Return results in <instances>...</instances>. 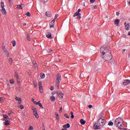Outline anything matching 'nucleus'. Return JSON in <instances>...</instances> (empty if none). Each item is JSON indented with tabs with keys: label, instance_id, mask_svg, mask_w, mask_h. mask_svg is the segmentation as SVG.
I'll return each instance as SVG.
<instances>
[{
	"label": "nucleus",
	"instance_id": "10",
	"mask_svg": "<svg viewBox=\"0 0 130 130\" xmlns=\"http://www.w3.org/2000/svg\"><path fill=\"white\" fill-rule=\"evenodd\" d=\"M57 94L59 99H62L63 98V93H62V92H60V91H58L57 92Z\"/></svg>",
	"mask_w": 130,
	"mask_h": 130
},
{
	"label": "nucleus",
	"instance_id": "61",
	"mask_svg": "<svg viewBox=\"0 0 130 130\" xmlns=\"http://www.w3.org/2000/svg\"><path fill=\"white\" fill-rule=\"evenodd\" d=\"M71 115H74V113L73 112H71Z\"/></svg>",
	"mask_w": 130,
	"mask_h": 130
},
{
	"label": "nucleus",
	"instance_id": "55",
	"mask_svg": "<svg viewBox=\"0 0 130 130\" xmlns=\"http://www.w3.org/2000/svg\"><path fill=\"white\" fill-rule=\"evenodd\" d=\"M59 111H62V107H60L59 109Z\"/></svg>",
	"mask_w": 130,
	"mask_h": 130
},
{
	"label": "nucleus",
	"instance_id": "23",
	"mask_svg": "<svg viewBox=\"0 0 130 130\" xmlns=\"http://www.w3.org/2000/svg\"><path fill=\"white\" fill-rule=\"evenodd\" d=\"M15 8L16 9H21V10H23V7H22L21 5H16Z\"/></svg>",
	"mask_w": 130,
	"mask_h": 130
},
{
	"label": "nucleus",
	"instance_id": "21",
	"mask_svg": "<svg viewBox=\"0 0 130 130\" xmlns=\"http://www.w3.org/2000/svg\"><path fill=\"white\" fill-rule=\"evenodd\" d=\"M80 123H81V124H82V125H84V124H85V123H86V121L83 119H81L80 120Z\"/></svg>",
	"mask_w": 130,
	"mask_h": 130
},
{
	"label": "nucleus",
	"instance_id": "34",
	"mask_svg": "<svg viewBox=\"0 0 130 130\" xmlns=\"http://www.w3.org/2000/svg\"><path fill=\"white\" fill-rule=\"evenodd\" d=\"M3 101H4V98L3 97H0V103H3Z\"/></svg>",
	"mask_w": 130,
	"mask_h": 130
},
{
	"label": "nucleus",
	"instance_id": "26",
	"mask_svg": "<svg viewBox=\"0 0 130 130\" xmlns=\"http://www.w3.org/2000/svg\"><path fill=\"white\" fill-rule=\"evenodd\" d=\"M15 78H16V79H17V80H19V75H18V73L17 72L15 73Z\"/></svg>",
	"mask_w": 130,
	"mask_h": 130
},
{
	"label": "nucleus",
	"instance_id": "19",
	"mask_svg": "<svg viewBox=\"0 0 130 130\" xmlns=\"http://www.w3.org/2000/svg\"><path fill=\"white\" fill-rule=\"evenodd\" d=\"M55 115L56 116V120L58 121L59 120V116L58 115V113H55Z\"/></svg>",
	"mask_w": 130,
	"mask_h": 130
},
{
	"label": "nucleus",
	"instance_id": "4",
	"mask_svg": "<svg viewBox=\"0 0 130 130\" xmlns=\"http://www.w3.org/2000/svg\"><path fill=\"white\" fill-rule=\"evenodd\" d=\"M1 13L3 15H7V11L5 8V3L2 2L1 3Z\"/></svg>",
	"mask_w": 130,
	"mask_h": 130
},
{
	"label": "nucleus",
	"instance_id": "56",
	"mask_svg": "<svg viewBox=\"0 0 130 130\" xmlns=\"http://www.w3.org/2000/svg\"><path fill=\"white\" fill-rule=\"evenodd\" d=\"M75 117V116L74 115H71V118H74Z\"/></svg>",
	"mask_w": 130,
	"mask_h": 130
},
{
	"label": "nucleus",
	"instance_id": "53",
	"mask_svg": "<svg viewBox=\"0 0 130 130\" xmlns=\"http://www.w3.org/2000/svg\"><path fill=\"white\" fill-rule=\"evenodd\" d=\"M40 93H43V89H39Z\"/></svg>",
	"mask_w": 130,
	"mask_h": 130
},
{
	"label": "nucleus",
	"instance_id": "12",
	"mask_svg": "<svg viewBox=\"0 0 130 130\" xmlns=\"http://www.w3.org/2000/svg\"><path fill=\"white\" fill-rule=\"evenodd\" d=\"M32 63L34 64V68L35 70H38V66L37 65L36 61H33Z\"/></svg>",
	"mask_w": 130,
	"mask_h": 130
},
{
	"label": "nucleus",
	"instance_id": "49",
	"mask_svg": "<svg viewBox=\"0 0 130 130\" xmlns=\"http://www.w3.org/2000/svg\"><path fill=\"white\" fill-rule=\"evenodd\" d=\"M90 2H91L92 4H93V3L95 2V0H90Z\"/></svg>",
	"mask_w": 130,
	"mask_h": 130
},
{
	"label": "nucleus",
	"instance_id": "52",
	"mask_svg": "<svg viewBox=\"0 0 130 130\" xmlns=\"http://www.w3.org/2000/svg\"><path fill=\"white\" fill-rule=\"evenodd\" d=\"M9 1V4L10 5H12V0H8Z\"/></svg>",
	"mask_w": 130,
	"mask_h": 130
},
{
	"label": "nucleus",
	"instance_id": "43",
	"mask_svg": "<svg viewBox=\"0 0 130 130\" xmlns=\"http://www.w3.org/2000/svg\"><path fill=\"white\" fill-rule=\"evenodd\" d=\"M97 8H98V6H97V5L94 6H93V10H94V9H97Z\"/></svg>",
	"mask_w": 130,
	"mask_h": 130
},
{
	"label": "nucleus",
	"instance_id": "45",
	"mask_svg": "<svg viewBox=\"0 0 130 130\" xmlns=\"http://www.w3.org/2000/svg\"><path fill=\"white\" fill-rule=\"evenodd\" d=\"M12 113H13V111H10L9 112L8 114H9V115H10V114H12Z\"/></svg>",
	"mask_w": 130,
	"mask_h": 130
},
{
	"label": "nucleus",
	"instance_id": "35",
	"mask_svg": "<svg viewBox=\"0 0 130 130\" xmlns=\"http://www.w3.org/2000/svg\"><path fill=\"white\" fill-rule=\"evenodd\" d=\"M34 129V127H33V126H30L28 130H33Z\"/></svg>",
	"mask_w": 130,
	"mask_h": 130
},
{
	"label": "nucleus",
	"instance_id": "27",
	"mask_svg": "<svg viewBox=\"0 0 130 130\" xmlns=\"http://www.w3.org/2000/svg\"><path fill=\"white\" fill-rule=\"evenodd\" d=\"M50 100L52 102L54 101L55 100V97H54V96H51Z\"/></svg>",
	"mask_w": 130,
	"mask_h": 130
},
{
	"label": "nucleus",
	"instance_id": "44",
	"mask_svg": "<svg viewBox=\"0 0 130 130\" xmlns=\"http://www.w3.org/2000/svg\"><path fill=\"white\" fill-rule=\"evenodd\" d=\"M34 85L35 87H36H36H37V83L34 82Z\"/></svg>",
	"mask_w": 130,
	"mask_h": 130
},
{
	"label": "nucleus",
	"instance_id": "22",
	"mask_svg": "<svg viewBox=\"0 0 130 130\" xmlns=\"http://www.w3.org/2000/svg\"><path fill=\"white\" fill-rule=\"evenodd\" d=\"M47 38H49L50 39H51V33L49 32L48 35H46Z\"/></svg>",
	"mask_w": 130,
	"mask_h": 130
},
{
	"label": "nucleus",
	"instance_id": "33",
	"mask_svg": "<svg viewBox=\"0 0 130 130\" xmlns=\"http://www.w3.org/2000/svg\"><path fill=\"white\" fill-rule=\"evenodd\" d=\"M19 108H20V109H24V106L20 105L19 106Z\"/></svg>",
	"mask_w": 130,
	"mask_h": 130
},
{
	"label": "nucleus",
	"instance_id": "18",
	"mask_svg": "<svg viewBox=\"0 0 130 130\" xmlns=\"http://www.w3.org/2000/svg\"><path fill=\"white\" fill-rule=\"evenodd\" d=\"M70 126H71V125H70V124L69 123H67L66 124H64L63 127H64V128H69Z\"/></svg>",
	"mask_w": 130,
	"mask_h": 130
},
{
	"label": "nucleus",
	"instance_id": "5",
	"mask_svg": "<svg viewBox=\"0 0 130 130\" xmlns=\"http://www.w3.org/2000/svg\"><path fill=\"white\" fill-rule=\"evenodd\" d=\"M32 110L34 113V115H35L36 118H39V115L38 114V112H37V109L36 108H32Z\"/></svg>",
	"mask_w": 130,
	"mask_h": 130
},
{
	"label": "nucleus",
	"instance_id": "47",
	"mask_svg": "<svg viewBox=\"0 0 130 130\" xmlns=\"http://www.w3.org/2000/svg\"><path fill=\"white\" fill-rule=\"evenodd\" d=\"M59 84H57L56 83V88L57 89H58V88H59V85H58Z\"/></svg>",
	"mask_w": 130,
	"mask_h": 130
},
{
	"label": "nucleus",
	"instance_id": "62",
	"mask_svg": "<svg viewBox=\"0 0 130 130\" xmlns=\"http://www.w3.org/2000/svg\"><path fill=\"white\" fill-rule=\"evenodd\" d=\"M62 130H68V129L67 128H64L62 129Z\"/></svg>",
	"mask_w": 130,
	"mask_h": 130
},
{
	"label": "nucleus",
	"instance_id": "46",
	"mask_svg": "<svg viewBox=\"0 0 130 130\" xmlns=\"http://www.w3.org/2000/svg\"><path fill=\"white\" fill-rule=\"evenodd\" d=\"M80 12H81V9H78V10L77 11V12L78 14H80Z\"/></svg>",
	"mask_w": 130,
	"mask_h": 130
},
{
	"label": "nucleus",
	"instance_id": "20",
	"mask_svg": "<svg viewBox=\"0 0 130 130\" xmlns=\"http://www.w3.org/2000/svg\"><path fill=\"white\" fill-rule=\"evenodd\" d=\"M40 78L41 79H44V78H45V74H44V73H41Z\"/></svg>",
	"mask_w": 130,
	"mask_h": 130
},
{
	"label": "nucleus",
	"instance_id": "39",
	"mask_svg": "<svg viewBox=\"0 0 130 130\" xmlns=\"http://www.w3.org/2000/svg\"><path fill=\"white\" fill-rule=\"evenodd\" d=\"M64 116H65V117H66V118H70V116H69V115H68V114H65Z\"/></svg>",
	"mask_w": 130,
	"mask_h": 130
},
{
	"label": "nucleus",
	"instance_id": "38",
	"mask_svg": "<svg viewBox=\"0 0 130 130\" xmlns=\"http://www.w3.org/2000/svg\"><path fill=\"white\" fill-rule=\"evenodd\" d=\"M39 103H40V101H39L38 102H35L34 104H35L36 105H39Z\"/></svg>",
	"mask_w": 130,
	"mask_h": 130
},
{
	"label": "nucleus",
	"instance_id": "6",
	"mask_svg": "<svg viewBox=\"0 0 130 130\" xmlns=\"http://www.w3.org/2000/svg\"><path fill=\"white\" fill-rule=\"evenodd\" d=\"M61 81V76L60 75V74L57 75L56 79L55 81L56 84H57V85H59V83H60Z\"/></svg>",
	"mask_w": 130,
	"mask_h": 130
},
{
	"label": "nucleus",
	"instance_id": "48",
	"mask_svg": "<svg viewBox=\"0 0 130 130\" xmlns=\"http://www.w3.org/2000/svg\"><path fill=\"white\" fill-rule=\"evenodd\" d=\"M124 52H125V49H123L122 53L124 54Z\"/></svg>",
	"mask_w": 130,
	"mask_h": 130
},
{
	"label": "nucleus",
	"instance_id": "13",
	"mask_svg": "<svg viewBox=\"0 0 130 130\" xmlns=\"http://www.w3.org/2000/svg\"><path fill=\"white\" fill-rule=\"evenodd\" d=\"M130 83V80H125L124 82H123V84L124 86H126L127 85H128Z\"/></svg>",
	"mask_w": 130,
	"mask_h": 130
},
{
	"label": "nucleus",
	"instance_id": "60",
	"mask_svg": "<svg viewBox=\"0 0 130 130\" xmlns=\"http://www.w3.org/2000/svg\"><path fill=\"white\" fill-rule=\"evenodd\" d=\"M116 15H117V16H119V13L117 12V13H116Z\"/></svg>",
	"mask_w": 130,
	"mask_h": 130
},
{
	"label": "nucleus",
	"instance_id": "2",
	"mask_svg": "<svg viewBox=\"0 0 130 130\" xmlns=\"http://www.w3.org/2000/svg\"><path fill=\"white\" fill-rule=\"evenodd\" d=\"M115 124L116 125L120 128V129H123L124 125H123V120L121 118H118L116 119L115 120Z\"/></svg>",
	"mask_w": 130,
	"mask_h": 130
},
{
	"label": "nucleus",
	"instance_id": "57",
	"mask_svg": "<svg viewBox=\"0 0 130 130\" xmlns=\"http://www.w3.org/2000/svg\"><path fill=\"white\" fill-rule=\"evenodd\" d=\"M127 5H128V6H130V1L127 2Z\"/></svg>",
	"mask_w": 130,
	"mask_h": 130
},
{
	"label": "nucleus",
	"instance_id": "63",
	"mask_svg": "<svg viewBox=\"0 0 130 130\" xmlns=\"http://www.w3.org/2000/svg\"><path fill=\"white\" fill-rule=\"evenodd\" d=\"M128 35H129V36H130V31L128 33Z\"/></svg>",
	"mask_w": 130,
	"mask_h": 130
},
{
	"label": "nucleus",
	"instance_id": "31",
	"mask_svg": "<svg viewBox=\"0 0 130 130\" xmlns=\"http://www.w3.org/2000/svg\"><path fill=\"white\" fill-rule=\"evenodd\" d=\"M28 41H30V40H31V39H30V35H27V37H26Z\"/></svg>",
	"mask_w": 130,
	"mask_h": 130
},
{
	"label": "nucleus",
	"instance_id": "1",
	"mask_svg": "<svg viewBox=\"0 0 130 130\" xmlns=\"http://www.w3.org/2000/svg\"><path fill=\"white\" fill-rule=\"evenodd\" d=\"M100 51L102 54H103L102 57L105 60H110L112 58V56L110 52H108V50L106 46H103L100 49Z\"/></svg>",
	"mask_w": 130,
	"mask_h": 130
},
{
	"label": "nucleus",
	"instance_id": "14",
	"mask_svg": "<svg viewBox=\"0 0 130 130\" xmlns=\"http://www.w3.org/2000/svg\"><path fill=\"white\" fill-rule=\"evenodd\" d=\"M55 21H54V20H53L51 21V22L50 23V28H53L54 27V23H55Z\"/></svg>",
	"mask_w": 130,
	"mask_h": 130
},
{
	"label": "nucleus",
	"instance_id": "37",
	"mask_svg": "<svg viewBox=\"0 0 130 130\" xmlns=\"http://www.w3.org/2000/svg\"><path fill=\"white\" fill-rule=\"evenodd\" d=\"M10 84H14V83H15V81H14L13 79L10 80Z\"/></svg>",
	"mask_w": 130,
	"mask_h": 130
},
{
	"label": "nucleus",
	"instance_id": "41",
	"mask_svg": "<svg viewBox=\"0 0 130 130\" xmlns=\"http://www.w3.org/2000/svg\"><path fill=\"white\" fill-rule=\"evenodd\" d=\"M57 17H58V15H55L54 19H53V20H54V21H55V20H56V19H57Z\"/></svg>",
	"mask_w": 130,
	"mask_h": 130
},
{
	"label": "nucleus",
	"instance_id": "28",
	"mask_svg": "<svg viewBox=\"0 0 130 130\" xmlns=\"http://www.w3.org/2000/svg\"><path fill=\"white\" fill-rule=\"evenodd\" d=\"M5 124L6 125H9V124H10V121L8 120H5Z\"/></svg>",
	"mask_w": 130,
	"mask_h": 130
},
{
	"label": "nucleus",
	"instance_id": "9",
	"mask_svg": "<svg viewBox=\"0 0 130 130\" xmlns=\"http://www.w3.org/2000/svg\"><path fill=\"white\" fill-rule=\"evenodd\" d=\"M3 50L6 55L9 57V56H10V52H8V50H7L5 47H3Z\"/></svg>",
	"mask_w": 130,
	"mask_h": 130
},
{
	"label": "nucleus",
	"instance_id": "7",
	"mask_svg": "<svg viewBox=\"0 0 130 130\" xmlns=\"http://www.w3.org/2000/svg\"><path fill=\"white\" fill-rule=\"evenodd\" d=\"M124 26H125V30H126L127 31H128L130 28L129 23L128 22H125L124 23Z\"/></svg>",
	"mask_w": 130,
	"mask_h": 130
},
{
	"label": "nucleus",
	"instance_id": "40",
	"mask_svg": "<svg viewBox=\"0 0 130 130\" xmlns=\"http://www.w3.org/2000/svg\"><path fill=\"white\" fill-rule=\"evenodd\" d=\"M39 106L40 107H42V108H43V106L42 105V103H39Z\"/></svg>",
	"mask_w": 130,
	"mask_h": 130
},
{
	"label": "nucleus",
	"instance_id": "58",
	"mask_svg": "<svg viewBox=\"0 0 130 130\" xmlns=\"http://www.w3.org/2000/svg\"><path fill=\"white\" fill-rule=\"evenodd\" d=\"M92 107V106L91 105H89V106H88V108H91Z\"/></svg>",
	"mask_w": 130,
	"mask_h": 130
},
{
	"label": "nucleus",
	"instance_id": "59",
	"mask_svg": "<svg viewBox=\"0 0 130 130\" xmlns=\"http://www.w3.org/2000/svg\"><path fill=\"white\" fill-rule=\"evenodd\" d=\"M53 51V50L50 49V51L49 52V53H50V52H51V51Z\"/></svg>",
	"mask_w": 130,
	"mask_h": 130
},
{
	"label": "nucleus",
	"instance_id": "30",
	"mask_svg": "<svg viewBox=\"0 0 130 130\" xmlns=\"http://www.w3.org/2000/svg\"><path fill=\"white\" fill-rule=\"evenodd\" d=\"M108 125H110L111 126H112L113 125V122L110 121L108 123Z\"/></svg>",
	"mask_w": 130,
	"mask_h": 130
},
{
	"label": "nucleus",
	"instance_id": "32",
	"mask_svg": "<svg viewBox=\"0 0 130 130\" xmlns=\"http://www.w3.org/2000/svg\"><path fill=\"white\" fill-rule=\"evenodd\" d=\"M26 16H27V17H30L31 15H30V12H27L26 14H25Z\"/></svg>",
	"mask_w": 130,
	"mask_h": 130
},
{
	"label": "nucleus",
	"instance_id": "16",
	"mask_svg": "<svg viewBox=\"0 0 130 130\" xmlns=\"http://www.w3.org/2000/svg\"><path fill=\"white\" fill-rule=\"evenodd\" d=\"M39 90H43V87H42V83L39 82Z\"/></svg>",
	"mask_w": 130,
	"mask_h": 130
},
{
	"label": "nucleus",
	"instance_id": "8",
	"mask_svg": "<svg viewBox=\"0 0 130 130\" xmlns=\"http://www.w3.org/2000/svg\"><path fill=\"white\" fill-rule=\"evenodd\" d=\"M93 128L94 129H100V128H101V126L99 125L98 123H95L93 125Z\"/></svg>",
	"mask_w": 130,
	"mask_h": 130
},
{
	"label": "nucleus",
	"instance_id": "29",
	"mask_svg": "<svg viewBox=\"0 0 130 130\" xmlns=\"http://www.w3.org/2000/svg\"><path fill=\"white\" fill-rule=\"evenodd\" d=\"M3 117L5 119H9V116H8L7 115H4Z\"/></svg>",
	"mask_w": 130,
	"mask_h": 130
},
{
	"label": "nucleus",
	"instance_id": "3",
	"mask_svg": "<svg viewBox=\"0 0 130 130\" xmlns=\"http://www.w3.org/2000/svg\"><path fill=\"white\" fill-rule=\"evenodd\" d=\"M98 123H99V125H100V126L102 127V126H104L105 125L106 121L105 120V119H104V117H102L98 120Z\"/></svg>",
	"mask_w": 130,
	"mask_h": 130
},
{
	"label": "nucleus",
	"instance_id": "51",
	"mask_svg": "<svg viewBox=\"0 0 130 130\" xmlns=\"http://www.w3.org/2000/svg\"><path fill=\"white\" fill-rule=\"evenodd\" d=\"M20 6L21 7V8H23V7H25V5L24 4H21Z\"/></svg>",
	"mask_w": 130,
	"mask_h": 130
},
{
	"label": "nucleus",
	"instance_id": "54",
	"mask_svg": "<svg viewBox=\"0 0 130 130\" xmlns=\"http://www.w3.org/2000/svg\"><path fill=\"white\" fill-rule=\"evenodd\" d=\"M42 2H44V3H47V2L48 1V0H42Z\"/></svg>",
	"mask_w": 130,
	"mask_h": 130
},
{
	"label": "nucleus",
	"instance_id": "15",
	"mask_svg": "<svg viewBox=\"0 0 130 130\" xmlns=\"http://www.w3.org/2000/svg\"><path fill=\"white\" fill-rule=\"evenodd\" d=\"M15 100L18 102V104H21V103H22V99L20 98L16 97Z\"/></svg>",
	"mask_w": 130,
	"mask_h": 130
},
{
	"label": "nucleus",
	"instance_id": "50",
	"mask_svg": "<svg viewBox=\"0 0 130 130\" xmlns=\"http://www.w3.org/2000/svg\"><path fill=\"white\" fill-rule=\"evenodd\" d=\"M31 101H32V102H33V103H34V104H35V102H36L34 100V99H31Z\"/></svg>",
	"mask_w": 130,
	"mask_h": 130
},
{
	"label": "nucleus",
	"instance_id": "17",
	"mask_svg": "<svg viewBox=\"0 0 130 130\" xmlns=\"http://www.w3.org/2000/svg\"><path fill=\"white\" fill-rule=\"evenodd\" d=\"M120 21V20L119 19H116L115 20V24L116 25V26H118Z\"/></svg>",
	"mask_w": 130,
	"mask_h": 130
},
{
	"label": "nucleus",
	"instance_id": "25",
	"mask_svg": "<svg viewBox=\"0 0 130 130\" xmlns=\"http://www.w3.org/2000/svg\"><path fill=\"white\" fill-rule=\"evenodd\" d=\"M9 64H12L13 63V58L12 57H10L9 60Z\"/></svg>",
	"mask_w": 130,
	"mask_h": 130
},
{
	"label": "nucleus",
	"instance_id": "24",
	"mask_svg": "<svg viewBox=\"0 0 130 130\" xmlns=\"http://www.w3.org/2000/svg\"><path fill=\"white\" fill-rule=\"evenodd\" d=\"M46 15L47 16V17H51V14H50V12H47L46 13Z\"/></svg>",
	"mask_w": 130,
	"mask_h": 130
},
{
	"label": "nucleus",
	"instance_id": "64",
	"mask_svg": "<svg viewBox=\"0 0 130 130\" xmlns=\"http://www.w3.org/2000/svg\"><path fill=\"white\" fill-rule=\"evenodd\" d=\"M52 95H54V93H52Z\"/></svg>",
	"mask_w": 130,
	"mask_h": 130
},
{
	"label": "nucleus",
	"instance_id": "36",
	"mask_svg": "<svg viewBox=\"0 0 130 130\" xmlns=\"http://www.w3.org/2000/svg\"><path fill=\"white\" fill-rule=\"evenodd\" d=\"M12 45H13V47L16 46V42L15 41H13L12 42Z\"/></svg>",
	"mask_w": 130,
	"mask_h": 130
},
{
	"label": "nucleus",
	"instance_id": "42",
	"mask_svg": "<svg viewBox=\"0 0 130 130\" xmlns=\"http://www.w3.org/2000/svg\"><path fill=\"white\" fill-rule=\"evenodd\" d=\"M50 90H51V91H53V90H54V88L53 87V86L51 87Z\"/></svg>",
	"mask_w": 130,
	"mask_h": 130
},
{
	"label": "nucleus",
	"instance_id": "11",
	"mask_svg": "<svg viewBox=\"0 0 130 130\" xmlns=\"http://www.w3.org/2000/svg\"><path fill=\"white\" fill-rule=\"evenodd\" d=\"M73 16L74 17H77V19H79V20H80V19H81V14L78 13L77 12L74 14Z\"/></svg>",
	"mask_w": 130,
	"mask_h": 130
}]
</instances>
